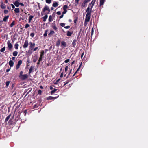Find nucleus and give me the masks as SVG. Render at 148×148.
<instances>
[{
	"label": "nucleus",
	"mask_w": 148,
	"mask_h": 148,
	"mask_svg": "<svg viewBox=\"0 0 148 148\" xmlns=\"http://www.w3.org/2000/svg\"><path fill=\"white\" fill-rule=\"evenodd\" d=\"M91 18V16L86 15V17L85 20L84 25L85 26L87 24V22L89 21Z\"/></svg>",
	"instance_id": "f257e3e1"
},
{
	"label": "nucleus",
	"mask_w": 148,
	"mask_h": 148,
	"mask_svg": "<svg viewBox=\"0 0 148 148\" xmlns=\"http://www.w3.org/2000/svg\"><path fill=\"white\" fill-rule=\"evenodd\" d=\"M7 44L8 48V50L9 51H11L13 48V46L10 43V40H8L7 42Z\"/></svg>",
	"instance_id": "f03ea898"
},
{
	"label": "nucleus",
	"mask_w": 148,
	"mask_h": 148,
	"mask_svg": "<svg viewBox=\"0 0 148 148\" xmlns=\"http://www.w3.org/2000/svg\"><path fill=\"white\" fill-rule=\"evenodd\" d=\"M28 77V75L27 74H24L21 77H20V78L22 80H24Z\"/></svg>",
	"instance_id": "7ed1b4c3"
},
{
	"label": "nucleus",
	"mask_w": 148,
	"mask_h": 148,
	"mask_svg": "<svg viewBox=\"0 0 148 148\" xmlns=\"http://www.w3.org/2000/svg\"><path fill=\"white\" fill-rule=\"evenodd\" d=\"M59 97V95H58V96L56 97H53L51 96H50L47 97V100H54L56 99Z\"/></svg>",
	"instance_id": "20e7f679"
},
{
	"label": "nucleus",
	"mask_w": 148,
	"mask_h": 148,
	"mask_svg": "<svg viewBox=\"0 0 148 148\" xmlns=\"http://www.w3.org/2000/svg\"><path fill=\"white\" fill-rule=\"evenodd\" d=\"M29 44L30 46L29 47V48L31 50H32L33 49V48L35 46V44L34 43L30 42L29 43Z\"/></svg>",
	"instance_id": "39448f33"
},
{
	"label": "nucleus",
	"mask_w": 148,
	"mask_h": 148,
	"mask_svg": "<svg viewBox=\"0 0 148 148\" xmlns=\"http://www.w3.org/2000/svg\"><path fill=\"white\" fill-rule=\"evenodd\" d=\"M22 61L21 60L18 61L17 64L16 66V70L19 69L20 67V65L22 64Z\"/></svg>",
	"instance_id": "423d86ee"
},
{
	"label": "nucleus",
	"mask_w": 148,
	"mask_h": 148,
	"mask_svg": "<svg viewBox=\"0 0 148 148\" xmlns=\"http://www.w3.org/2000/svg\"><path fill=\"white\" fill-rule=\"evenodd\" d=\"M44 11H48V12L47 13V14H48L50 11V10L49 9V7L47 6H45L44 8Z\"/></svg>",
	"instance_id": "0eeeda50"
},
{
	"label": "nucleus",
	"mask_w": 148,
	"mask_h": 148,
	"mask_svg": "<svg viewBox=\"0 0 148 148\" xmlns=\"http://www.w3.org/2000/svg\"><path fill=\"white\" fill-rule=\"evenodd\" d=\"M28 45V41L27 40L25 41L24 43L23 46V47L25 48H27Z\"/></svg>",
	"instance_id": "6e6552de"
},
{
	"label": "nucleus",
	"mask_w": 148,
	"mask_h": 148,
	"mask_svg": "<svg viewBox=\"0 0 148 148\" xmlns=\"http://www.w3.org/2000/svg\"><path fill=\"white\" fill-rule=\"evenodd\" d=\"M14 5H15L16 7H19L20 5V3L19 2V1L16 0V1L14 3Z\"/></svg>",
	"instance_id": "1a4fd4ad"
},
{
	"label": "nucleus",
	"mask_w": 148,
	"mask_h": 148,
	"mask_svg": "<svg viewBox=\"0 0 148 148\" xmlns=\"http://www.w3.org/2000/svg\"><path fill=\"white\" fill-rule=\"evenodd\" d=\"M61 41L60 39L59 38L58 39L57 41L56 42V45L57 47H58L60 44Z\"/></svg>",
	"instance_id": "9d476101"
},
{
	"label": "nucleus",
	"mask_w": 148,
	"mask_h": 148,
	"mask_svg": "<svg viewBox=\"0 0 148 148\" xmlns=\"http://www.w3.org/2000/svg\"><path fill=\"white\" fill-rule=\"evenodd\" d=\"M73 33V31H71V32H70L69 31H67L66 34L67 36H71Z\"/></svg>",
	"instance_id": "9b49d317"
},
{
	"label": "nucleus",
	"mask_w": 148,
	"mask_h": 148,
	"mask_svg": "<svg viewBox=\"0 0 148 148\" xmlns=\"http://www.w3.org/2000/svg\"><path fill=\"white\" fill-rule=\"evenodd\" d=\"M61 47H62V46H63V47L64 48L66 46V43L64 41H62L61 42Z\"/></svg>",
	"instance_id": "f8f14e48"
},
{
	"label": "nucleus",
	"mask_w": 148,
	"mask_h": 148,
	"mask_svg": "<svg viewBox=\"0 0 148 148\" xmlns=\"http://www.w3.org/2000/svg\"><path fill=\"white\" fill-rule=\"evenodd\" d=\"M9 64L10 67H12L14 65V62L12 60H10L9 62Z\"/></svg>",
	"instance_id": "ddd939ff"
},
{
	"label": "nucleus",
	"mask_w": 148,
	"mask_h": 148,
	"mask_svg": "<svg viewBox=\"0 0 148 148\" xmlns=\"http://www.w3.org/2000/svg\"><path fill=\"white\" fill-rule=\"evenodd\" d=\"M48 18V15H47V14L46 15H45V16L42 17V19L43 21L45 22L46 19Z\"/></svg>",
	"instance_id": "4468645a"
},
{
	"label": "nucleus",
	"mask_w": 148,
	"mask_h": 148,
	"mask_svg": "<svg viewBox=\"0 0 148 148\" xmlns=\"http://www.w3.org/2000/svg\"><path fill=\"white\" fill-rule=\"evenodd\" d=\"M13 117H14V116H13V118L12 119V118H11L9 120V121H8V124L9 125H12V123H13Z\"/></svg>",
	"instance_id": "2eb2a0df"
},
{
	"label": "nucleus",
	"mask_w": 148,
	"mask_h": 148,
	"mask_svg": "<svg viewBox=\"0 0 148 148\" xmlns=\"http://www.w3.org/2000/svg\"><path fill=\"white\" fill-rule=\"evenodd\" d=\"M76 42H77V40L75 39L73 40V41L72 43V45L73 47H75V46L76 45Z\"/></svg>",
	"instance_id": "dca6fc26"
},
{
	"label": "nucleus",
	"mask_w": 148,
	"mask_h": 148,
	"mask_svg": "<svg viewBox=\"0 0 148 148\" xmlns=\"http://www.w3.org/2000/svg\"><path fill=\"white\" fill-rule=\"evenodd\" d=\"M34 69V66H32L29 69V74H30L31 72H32V71Z\"/></svg>",
	"instance_id": "f3484780"
},
{
	"label": "nucleus",
	"mask_w": 148,
	"mask_h": 148,
	"mask_svg": "<svg viewBox=\"0 0 148 148\" xmlns=\"http://www.w3.org/2000/svg\"><path fill=\"white\" fill-rule=\"evenodd\" d=\"M105 0H100V6L103 5L104 2Z\"/></svg>",
	"instance_id": "a211bd4d"
},
{
	"label": "nucleus",
	"mask_w": 148,
	"mask_h": 148,
	"mask_svg": "<svg viewBox=\"0 0 148 148\" xmlns=\"http://www.w3.org/2000/svg\"><path fill=\"white\" fill-rule=\"evenodd\" d=\"M14 12L15 13H18L20 12L19 9V8H16L14 10Z\"/></svg>",
	"instance_id": "6ab92c4d"
},
{
	"label": "nucleus",
	"mask_w": 148,
	"mask_h": 148,
	"mask_svg": "<svg viewBox=\"0 0 148 148\" xmlns=\"http://www.w3.org/2000/svg\"><path fill=\"white\" fill-rule=\"evenodd\" d=\"M9 17V15L5 16L3 19V21L6 22Z\"/></svg>",
	"instance_id": "aec40b11"
},
{
	"label": "nucleus",
	"mask_w": 148,
	"mask_h": 148,
	"mask_svg": "<svg viewBox=\"0 0 148 148\" xmlns=\"http://www.w3.org/2000/svg\"><path fill=\"white\" fill-rule=\"evenodd\" d=\"M11 116V114L9 115L6 118L5 120V123H6L8 120L9 119Z\"/></svg>",
	"instance_id": "412c9836"
},
{
	"label": "nucleus",
	"mask_w": 148,
	"mask_h": 148,
	"mask_svg": "<svg viewBox=\"0 0 148 148\" xmlns=\"http://www.w3.org/2000/svg\"><path fill=\"white\" fill-rule=\"evenodd\" d=\"M48 20L49 21V22H51L53 21V19L52 18V16L51 15H50L49 16Z\"/></svg>",
	"instance_id": "4be33fe9"
},
{
	"label": "nucleus",
	"mask_w": 148,
	"mask_h": 148,
	"mask_svg": "<svg viewBox=\"0 0 148 148\" xmlns=\"http://www.w3.org/2000/svg\"><path fill=\"white\" fill-rule=\"evenodd\" d=\"M58 3L57 2H54L53 3L52 5V6L54 7H56L58 6Z\"/></svg>",
	"instance_id": "5701e85b"
},
{
	"label": "nucleus",
	"mask_w": 148,
	"mask_h": 148,
	"mask_svg": "<svg viewBox=\"0 0 148 148\" xmlns=\"http://www.w3.org/2000/svg\"><path fill=\"white\" fill-rule=\"evenodd\" d=\"M86 12H87V14H86V15L91 16V14L92 12L91 11H86Z\"/></svg>",
	"instance_id": "b1692460"
},
{
	"label": "nucleus",
	"mask_w": 148,
	"mask_h": 148,
	"mask_svg": "<svg viewBox=\"0 0 148 148\" xmlns=\"http://www.w3.org/2000/svg\"><path fill=\"white\" fill-rule=\"evenodd\" d=\"M18 52L17 51H14L12 53V54L14 56H16L18 54Z\"/></svg>",
	"instance_id": "393cba45"
},
{
	"label": "nucleus",
	"mask_w": 148,
	"mask_h": 148,
	"mask_svg": "<svg viewBox=\"0 0 148 148\" xmlns=\"http://www.w3.org/2000/svg\"><path fill=\"white\" fill-rule=\"evenodd\" d=\"M14 48L16 49H18V46H19V45L17 43H16L14 45Z\"/></svg>",
	"instance_id": "a878e982"
},
{
	"label": "nucleus",
	"mask_w": 148,
	"mask_h": 148,
	"mask_svg": "<svg viewBox=\"0 0 148 148\" xmlns=\"http://www.w3.org/2000/svg\"><path fill=\"white\" fill-rule=\"evenodd\" d=\"M55 33V32L52 30H51L49 33L48 34V35L51 36L53 34Z\"/></svg>",
	"instance_id": "bb28decb"
},
{
	"label": "nucleus",
	"mask_w": 148,
	"mask_h": 148,
	"mask_svg": "<svg viewBox=\"0 0 148 148\" xmlns=\"http://www.w3.org/2000/svg\"><path fill=\"white\" fill-rule=\"evenodd\" d=\"M1 7L2 9H4L5 8V5L2 2V3L1 4Z\"/></svg>",
	"instance_id": "cd10ccee"
},
{
	"label": "nucleus",
	"mask_w": 148,
	"mask_h": 148,
	"mask_svg": "<svg viewBox=\"0 0 148 148\" xmlns=\"http://www.w3.org/2000/svg\"><path fill=\"white\" fill-rule=\"evenodd\" d=\"M57 90V89L56 88L54 89L53 90L51 91V95L53 94L54 93L56 92Z\"/></svg>",
	"instance_id": "c85d7f7f"
},
{
	"label": "nucleus",
	"mask_w": 148,
	"mask_h": 148,
	"mask_svg": "<svg viewBox=\"0 0 148 148\" xmlns=\"http://www.w3.org/2000/svg\"><path fill=\"white\" fill-rule=\"evenodd\" d=\"M44 53V51L43 50H42L40 54V57H43Z\"/></svg>",
	"instance_id": "c756f323"
},
{
	"label": "nucleus",
	"mask_w": 148,
	"mask_h": 148,
	"mask_svg": "<svg viewBox=\"0 0 148 148\" xmlns=\"http://www.w3.org/2000/svg\"><path fill=\"white\" fill-rule=\"evenodd\" d=\"M34 16L32 15H30L29 18V22H31V21L32 20V18H33Z\"/></svg>",
	"instance_id": "7c9ffc66"
},
{
	"label": "nucleus",
	"mask_w": 148,
	"mask_h": 148,
	"mask_svg": "<svg viewBox=\"0 0 148 148\" xmlns=\"http://www.w3.org/2000/svg\"><path fill=\"white\" fill-rule=\"evenodd\" d=\"M15 25V21H13V22L11 23L10 25V27H12L13 26Z\"/></svg>",
	"instance_id": "2f4dec72"
},
{
	"label": "nucleus",
	"mask_w": 148,
	"mask_h": 148,
	"mask_svg": "<svg viewBox=\"0 0 148 148\" xmlns=\"http://www.w3.org/2000/svg\"><path fill=\"white\" fill-rule=\"evenodd\" d=\"M47 31H48L47 30H46L45 31V33H44V34H43V36L44 37H46L47 36Z\"/></svg>",
	"instance_id": "473e14b6"
},
{
	"label": "nucleus",
	"mask_w": 148,
	"mask_h": 148,
	"mask_svg": "<svg viewBox=\"0 0 148 148\" xmlns=\"http://www.w3.org/2000/svg\"><path fill=\"white\" fill-rule=\"evenodd\" d=\"M10 82V81H7L6 82V85L7 87H8L9 85Z\"/></svg>",
	"instance_id": "72a5a7b5"
},
{
	"label": "nucleus",
	"mask_w": 148,
	"mask_h": 148,
	"mask_svg": "<svg viewBox=\"0 0 148 148\" xmlns=\"http://www.w3.org/2000/svg\"><path fill=\"white\" fill-rule=\"evenodd\" d=\"M87 2H85V1L84 0L83 2V3L82 6L83 7H84L85 6V4L86 3H87Z\"/></svg>",
	"instance_id": "f704fd0d"
},
{
	"label": "nucleus",
	"mask_w": 148,
	"mask_h": 148,
	"mask_svg": "<svg viewBox=\"0 0 148 148\" xmlns=\"http://www.w3.org/2000/svg\"><path fill=\"white\" fill-rule=\"evenodd\" d=\"M67 8H68L67 5H65L63 6V10H66V9Z\"/></svg>",
	"instance_id": "c9c22d12"
},
{
	"label": "nucleus",
	"mask_w": 148,
	"mask_h": 148,
	"mask_svg": "<svg viewBox=\"0 0 148 148\" xmlns=\"http://www.w3.org/2000/svg\"><path fill=\"white\" fill-rule=\"evenodd\" d=\"M51 0H46V2L48 4L50 3L51 2Z\"/></svg>",
	"instance_id": "e433bc0d"
},
{
	"label": "nucleus",
	"mask_w": 148,
	"mask_h": 148,
	"mask_svg": "<svg viewBox=\"0 0 148 148\" xmlns=\"http://www.w3.org/2000/svg\"><path fill=\"white\" fill-rule=\"evenodd\" d=\"M95 1H96V0H94V2H93V3L92 4V6L91 7L90 10L91 11H92V8H93V7L94 6V4L95 2Z\"/></svg>",
	"instance_id": "4c0bfd02"
},
{
	"label": "nucleus",
	"mask_w": 148,
	"mask_h": 148,
	"mask_svg": "<svg viewBox=\"0 0 148 148\" xmlns=\"http://www.w3.org/2000/svg\"><path fill=\"white\" fill-rule=\"evenodd\" d=\"M5 50V47H4L1 49V52H3Z\"/></svg>",
	"instance_id": "58836bf2"
},
{
	"label": "nucleus",
	"mask_w": 148,
	"mask_h": 148,
	"mask_svg": "<svg viewBox=\"0 0 148 148\" xmlns=\"http://www.w3.org/2000/svg\"><path fill=\"white\" fill-rule=\"evenodd\" d=\"M42 91L41 90H39L38 91V94L39 95H41L42 94Z\"/></svg>",
	"instance_id": "ea45409f"
},
{
	"label": "nucleus",
	"mask_w": 148,
	"mask_h": 148,
	"mask_svg": "<svg viewBox=\"0 0 148 148\" xmlns=\"http://www.w3.org/2000/svg\"><path fill=\"white\" fill-rule=\"evenodd\" d=\"M29 25L27 23L25 25V28H27L29 27Z\"/></svg>",
	"instance_id": "a19ab883"
},
{
	"label": "nucleus",
	"mask_w": 148,
	"mask_h": 148,
	"mask_svg": "<svg viewBox=\"0 0 148 148\" xmlns=\"http://www.w3.org/2000/svg\"><path fill=\"white\" fill-rule=\"evenodd\" d=\"M79 1V0H75V3L76 5L78 4Z\"/></svg>",
	"instance_id": "79ce46f5"
},
{
	"label": "nucleus",
	"mask_w": 148,
	"mask_h": 148,
	"mask_svg": "<svg viewBox=\"0 0 148 148\" xmlns=\"http://www.w3.org/2000/svg\"><path fill=\"white\" fill-rule=\"evenodd\" d=\"M61 79L60 78L59 79H58L54 83L55 84H57L58 82L60 81V80Z\"/></svg>",
	"instance_id": "37998d69"
},
{
	"label": "nucleus",
	"mask_w": 148,
	"mask_h": 148,
	"mask_svg": "<svg viewBox=\"0 0 148 148\" xmlns=\"http://www.w3.org/2000/svg\"><path fill=\"white\" fill-rule=\"evenodd\" d=\"M77 19H78V18H77V17L76 18L74 19V23H76L77 21Z\"/></svg>",
	"instance_id": "c03bdc74"
},
{
	"label": "nucleus",
	"mask_w": 148,
	"mask_h": 148,
	"mask_svg": "<svg viewBox=\"0 0 148 148\" xmlns=\"http://www.w3.org/2000/svg\"><path fill=\"white\" fill-rule=\"evenodd\" d=\"M34 33H31L30 34V36L32 37H34Z\"/></svg>",
	"instance_id": "a18cd8bd"
},
{
	"label": "nucleus",
	"mask_w": 148,
	"mask_h": 148,
	"mask_svg": "<svg viewBox=\"0 0 148 148\" xmlns=\"http://www.w3.org/2000/svg\"><path fill=\"white\" fill-rule=\"evenodd\" d=\"M60 25L62 27H64V25H65V24L64 23H61L60 24Z\"/></svg>",
	"instance_id": "49530a36"
},
{
	"label": "nucleus",
	"mask_w": 148,
	"mask_h": 148,
	"mask_svg": "<svg viewBox=\"0 0 148 148\" xmlns=\"http://www.w3.org/2000/svg\"><path fill=\"white\" fill-rule=\"evenodd\" d=\"M45 11H44V9L42 10V11L41 12V15L42 16H43L44 14V12Z\"/></svg>",
	"instance_id": "de8ad7c7"
},
{
	"label": "nucleus",
	"mask_w": 148,
	"mask_h": 148,
	"mask_svg": "<svg viewBox=\"0 0 148 148\" xmlns=\"http://www.w3.org/2000/svg\"><path fill=\"white\" fill-rule=\"evenodd\" d=\"M69 59H67L64 61V62L66 63H67L69 61Z\"/></svg>",
	"instance_id": "09e8293b"
},
{
	"label": "nucleus",
	"mask_w": 148,
	"mask_h": 148,
	"mask_svg": "<svg viewBox=\"0 0 148 148\" xmlns=\"http://www.w3.org/2000/svg\"><path fill=\"white\" fill-rule=\"evenodd\" d=\"M4 12L5 14H6L8 13V11L7 10H5L4 11Z\"/></svg>",
	"instance_id": "8fccbe9b"
},
{
	"label": "nucleus",
	"mask_w": 148,
	"mask_h": 148,
	"mask_svg": "<svg viewBox=\"0 0 148 148\" xmlns=\"http://www.w3.org/2000/svg\"><path fill=\"white\" fill-rule=\"evenodd\" d=\"M53 28L55 30H56L57 29V27H56V25L53 26Z\"/></svg>",
	"instance_id": "3c124183"
},
{
	"label": "nucleus",
	"mask_w": 148,
	"mask_h": 148,
	"mask_svg": "<svg viewBox=\"0 0 148 148\" xmlns=\"http://www.w3.org/2000/svg\"><path fill=\"white\" fill-rule=\"evenodd\" d=\"M23 72L22 71H21L20 72L19 77H21L22 76V75H23Z\"/></svg>",
	"instance_id": "603ef678"
},
{
	"label": "nucleus",
	"mask_w": 148,
	"mask_h": 148,
	"mask_svg": "<svg viewBox=\"0 0 148 148\" xmlns=\"http://www.w3.org/2000/svg\"><path fill=\"white\" fill-rule=\"evenodd\" d=\"M37 60V58L36 57V58H34L33 60V61L34 62H35Z\"/></svg>",
	"instance_id": "864d4df0"
},
{
	"label": "nucleus",
	"mask_w": 148,
	"mask_h": 148,
	"mask_svg": "<svg viewBox=\"0 0 148 148\" xmlns=\"http://www.w3.org/2000/svg\"><path fill=\"white\" fill-rule=\"evenodd\" d=\"M91 11V10L90 9V7H88L87 8V9H86V11Z\"/></svg>",
	"instance_id": "5fc2aeb1"
},
{
	"label": "nucleus",
	"mask_w": 148,
	"mask_h": 148,
	"mask_svg": "<svg viewBox=\"0 0 148 148\" xmlns=\"http://www.w3.org/2000/svg\"><path fill=\"white\" fill-rule=\"evenodd\" d=\"M64 10V11L62 12V14H66L67 12V10Z\"/></svg>",
	"instance_id": "6e6d98bb"
},
{
	"label": "nucleus",
	"mask_w": 148,
	"mask_h": 148,
	"mask_svg": "<svg viewBox=\"0 0 148 148\" xmlns=\"http://www.w3.org/2000/svg\"><path fill=\"white\" fill-rule=\"evenodd\" d=\"M43 57H40L39 58L38 61L40 62L42 60V58Z\"/></svg>",
	"instance_id": "4d7b16f0"
},
{
	"label": "nucleus",
	"mask_w": 148,
	"mask_h": 148,
	"mask_svg": "<svg viewBox=\"0 0 148 148\" xmlns=\"http://www.w3.org/2000/svg\"><path fill=\"white\" fill-rule=\"evenodd\" d=\"M34 108H36L38 107V106H37L36 104L34 105Z\"/></svg>",
	"instance_id": "13d9d810"
},
{
	"label": "nucleus",
	"mask_w": 148,
	"mask_h": 148,
	"mask_svg": "<svg viewBox=\"0 0 148 148\" xmlns=\"http://www.w3.org/2000/svg\"><path fill=\"white\" fill-rule=\"evenodd\" d=\"M38 47H36L34 49H33V51H36L37 49H38Z\"/></svg>",
	"instance_id": "bf43d9fd"
},
{
	"label": "nucleus",
	"mask_w": 148,
	"mask_h": 148,
	"mask_svg": "<svg viewBox=\"0 0 148 148\" xmlns=\"http://www.w3.org/2000/svg\"><path fill=\"white\" fill-rule=\"evenodd\" d=\"M56 14L58 15H60L61 14V13L60 11H58L57 12Z\"/></svg>",
	"instance_id": "052dcab7"
},
{
	"label": "nucleus",
	"mask_w": 148,
	"mask_h": 148,
	"mask_svg": "<svg viewBox=\"0 0 148 148\" xmlns=\"http://www.w3.org/2000/svg\"><path fill=\"white\" fill-rule=\"evenodd\" d=\"M68 69V66H66L65 68V71L66 72Z\"/></svg>",
	"instance_id": "680f3d73"
},
{
	"label": "nucleus",
	"mask_w": 148,
	"mask_h": 148,
	"mask_svg": "<svg viewBox=\"0 0 148 148\" xmlns=\"http://www.w3.org/2000/svg\"><path fill=\"white\" fill-rule=\"evenodd\" d=\"M64 27L65 28H66V29H69L70 27V26H66Z\"/></svg>",
	"instance_id": "e2e57ef3"
},
{
	"label": "nucleus",
	"mask_w": 148,
	"mask_h": 148,
	"mask_svg": "<svg viewBox=\"0 0 148 148\" xmlns=\"http://www.w3.org/2000/svg\"><path fill=\"white\" fill-rule=\"evenodd\" d=\"M93 32H94V29H93V28H92V30H91V35L92 36L93 34Z\"/></svg>",
	"instance_id": "0e129e2a"
},
{
	"label": "nucleus",
	"mask_w": 148,
	"mask_h": 148,
	"mask_svg": "<svg viewBox=\"0 0 148 148\" xmlns=\"http://www.w3.org/2000/svg\"><path fill=\"white\" fill-rule=\"evenodd\" d=\"M84 52H83L82 54L81 55V58H82L83 56V55H84Z\"/></svg>",
	"instance_id": "69168bd1"
},
{
	"label": "nucleus",
	"mask_w": 148,
	"mask_h": 148,
	"mask_svg": "<svg viewBox=\"0 0 148 148\" xmlns=\"http://www.w3.org/2000/svg\"><path fill=\"white\" fill-rule=\"evenodd\" d=\"M63 73H62L61 75H60V77L61 78H62L63 77Z\"/></svg>",
	"instance_id": "338daca9"
},
{
	"label": "nucleus",
	"mask_w": 148,
	"mask_h": 148,
	"mask_svg": "<svg viewBox=\"0 0 148 148\" xmlns=\"http://www.w3.org/2000/svg\"><path fill=\"white\" fill-rule=\"evenodd\" d=\"M11 5L13 9H14L15 8V6L13 4H11Z\"/></svg>",
	"instance_id": "774afa93"
}]
</instances>
